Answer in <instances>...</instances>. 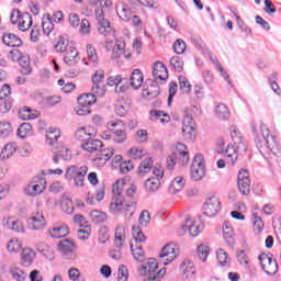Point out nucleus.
<instances>
[{
	"instance_id": "nucleus-10",
	"label": "nucleus",
	"mask_w": 281,
	"mask_h": 281,
	"mask_svg": "<svg viewBox=\"0 0 281 281\" xmlns=\"http://www.w3.org/2000/svg\"><path fill=\"white\" fill-rule=\"evenodd\" d=\"M177 256H179V248L175 244H167L160 251L158 258L161 265H170V262H175L177 260Z\"/></svg>"
},
{
	"instance_id": "nucleus-39",
	"label": "nucleus",
	"mask_w": 281,
	"mask_h": 281,
	"mask_svg": "<svg viewBox=\"0 0 281 281\" xmlns=\"http://www.w3.org/2000/svg\"><path fill=\"white\" fill-rule=\"evenodd\" d=\"M83 150H87L88 153H95L98 150L102 149V140L100 139H89L87 143L81 145Z\"/></svg>"
},
{
	"instance_id": "nucleus-62",
	"label": "nucleus",
	"mask_w": 281,
	"mask_h": 281,
	"mask_svg": "<svg viewBox=\"0 0 281 281\" xmlns=\"http://www.w3.org/2000/svg\"><path fill=\"white\" fill-rule=\"evenodd\" d=\"M170 65L175 69V71H183V59L179 56H175L170 59Z\"/></svg>"
},
{
	"instance_id": "nucleus-48",
	"label": "nucleus",
	"mask_w": 281,
	"mask_h": 281,
	"mask_svg": "<svg viewBox=\"0 0 281 281\" xmlns=\"http://www.w3.org/2000/svg\"><path fill=\"white\" fill-rule=\"evenodd\" d=\"M153 158H145L138 167V175H142L143 177L144 175H148V172L153 170Z\"/></svg>"
},
{
	"instance_id": "nucleus-26",
	"label": "nucleus",
	"mask_w": 281,
	"mask_h": 281,
	"mask_svg": "<svg viewBox=\"0 0 281 281\" xmlns=\"http://www.w3.org/2000/svg\"><path fill=\"white\" fill-rule=\"evenodd\" d=\"M35 249L42 254L46 260H54V248L47 245L45 241H38L35 245Z\"/></svg>"
},
{
	"instance_id": "nucleus-4",
	"label": "nucleus",
	"mask_w": 281,
	"mask_h": 281,
	"mask_svg": "<svg viewBox=\"0 0 281 281\" xmlns=\"http://www.w3.org/2000/svg\"><path fill=\"white\" fill-rule=\"evenodd\" d=\"M87 172H89V167H78L72 165L67 168L65 179L67 181H74L75 188H85V178L87 177Z\"/></svg>"
},
{
	"instance_id": "nucleus-64",
	"label": "nucleus",
	"mask_w": 281,
	"mask_h": 281,
	"mask_svg": "<svg viewBox=\"0 0 281 281\" xmlns=\"http://www.w3.org/2000/svg\"><path fill=\"white\" fill-rule=\"evenodd\" d=\"M117 280L119 281H128V268H126V266L119 267Z\"/></svg>"
},
{
	"instance_id": "nucleus-61",
	"label": "nucleus",
	"mask_w": 281,
	"mask_h": 281,
	"mask_svg": "<svg viewBox=\"0 0 281 281\" xmlns=\"http://www.w3.org/2000/svg\"><path fill=\"white\" fill-rule=\"evenodd\" d=\"M130 157L132 159H142L143 157H146V149H142L138 147H132L130 149Z\"/></svg>"
},
{
	"instance_id": "nucleus-50",
	"label": "nucleus",
	"mask_w": 281,
	"mask_h": 281,
	"mask_svg": "<svg viewBox=\"0 0 281 281\" xmlns=\"http://www.w3.org/2000/svg\"><path fill=\"white\" fill-rule=\"evenodd\" d=\"M215 115L218 120H229V109L225 104L215 106Z\"/></svg>"
},
{
	"instance_id": "nucleus-9",
	"label": "nucleus",
	"mask_w": 281,
	"mask_h": 281,
	"mask_svg": "<svg viewBox=\"0 0 281 281\" xmlns=\"http://www.w3.org/2000/svg\"><path fill=\"white\" fill-rule=\"evenodd\" d=\"M97 100L98 94L93 92L81 94L78 98V104L80 108L77 110V115H89V113H91V109H89V106H91V104H95Z\"/></svg>"
},
{
	"instance_id": "nucleus-33",
	"label": "nucleus",
	"mask_w": 281,
	"mask_h": 281,
	"mask_svg": "<svg viewBox=\"0 0 281 281\" xmlns=\"http://www.w3.org/2000/svg\"><path fill=\"white\" fill-rule=\"evenodd\" d=\"M76 139L79 142H88L90 137H93V130L91 127H80L75 133Z\"/></svg>"
},
{
	"instance_id": "nucleus-41",
	"label": "nucleus",
	"mask_w": 281,
	"mask_h": 281,
	"mask_svg": "<svg viewBox=\"0 0 281 281\" xmlns=\"http://www.w3.org/2000/svg\"><path fill=\"white\" fill-rule=\"evenodd\" d=\"M132 236H133L132 243L134 245H142L146 243V236H144L142 228L137 226L132 227Z\"/></svg>"
},
{
	"instance_id": "nucleus-16",
	"label": "nucleus",
	"mask_w": 281,
	"mask_h": 281,
	"mask_svg": "<svg viewBox=\"0 0 281 281\" xmlns=\"http://www.w3.org/2000/svg\"><path fill=\"white\" fill-rule=\"evenodd\" d=\"M58 251H60L63 258L66 260H74L76 258V252L74 250L76 249V245L74 241L69 239H61L58 243Z\"/></svg>"
},
{
	"instance_id": "nucleus-54",
	"label": "nucleus",
	"mask_w": 281,
	"mask_h": 281,
	"mask_svg": "<svg viewBox=\"0 0 281 281\" xmlns=\"http://www.w3.org/2000/svg\"><path fill=\"white\" fill-rule=\"evenodd\" d=\"M61 210L66 214H74V202L69 198H63L60 201Z\"/></svg>"
},
{
	"instance_id": "nucleus-49",
	"label": "nucleus",
	"mask_w": 281,
	"mask_h": 281,
	"mask_svg": "<svg viewBox=\"0 0 281 281\" xmlns=\"http://www.w3.org/2000/svg\"><path fill=\"white\" fill-rule=\"evenodd\" d=\"M216 259L220 267H227L229 265V255L223 248L217 249Z\"/></svg>"
},
{
	"instance_id": "nucleus-20",
	"label": "nucleus",
	"mask_w": 281,
	"mask_h": 281,
	"mask_svg": "<svg viewBox=\"0 0 281 281\" xmlns=\"http://www.w3.org/2000/svg\"><path fill=\"white\" fill-rule=\"evenodd\" d=\"M238 150H245V148H238V145H228L225 149V159L228 166H236L238 161Z\"/></svg>"
},
{
	"instance_id": "nucleus-32",
	"label": "nucleus",
	"mask_w": 281,
	"mask_h": 281,
	"mask_svg": "<svg viewBox=\"0 0 281 281\" xmlns=\"http://www.w3.org/2000/svg\"><path fill=\"white\" fill-rule=\"evenodd\" d=\"M223 236L228 247H234V228H232V224H229V222H225L223 224Z\"/></svg>"
},
{
	"instance_id": "nucleus-58",
	"label": "nucleus",
	"mask_w": 281,
	"mask_h": 281,
	"mask_svg": "<svg viewBox=\"0 0 281 281\" xmlns=\"http://www.w3.org/2000/svg\"><path fill=\"white\" fill-rule=\"evenodd\" d=\"M69 47H72L71 45H69V41L60 37L59 41L57 42V44L55 45V49L56 52H60V53H67L69 50Z\"/></svg>"
},
{
	"instance_id": "nucleus-63",
	"label": "nucleus",
	"mask_w": 281,
	"mask_h": 281,
	"mask_svg": "<svg viewBox=\"0 0 281 281\" xmlns=\"http://www.w3.org/2000/svg\"><path fill=\"white\" fill-rule=\"evenodd\" d=\"M7 249L10 251V254H18V251L21 249V243L19 239H11L7 244Z\"/></svg>"
},
{
	"instance_id": "nucleus-43",
	"label": "nucleus",
	"mask_w": 281,
	"mask_h": 281,
	"mask_svg": "<svg viewBox=\"0 0 281 281\" xmlns=\"http://www.w3.org/2000/svg\"><path fill=\"white\" fill-rule=\"evenodd\" d=\"M18 137L25 139L32 135V125L30 123H22L16 132Z\"/></svg>"
},
{
	"instance_id": "nucleus-18",
	"label": "nucleus",
	"mask_w": 281,
	"mask_h": 281,
	"mask_svg": "<svg viewBox=\"0 0 281 281\" xmlns=\"http://www.w3.org/2000/svg\"><path fill=\"white\" fill-rule=\"evenodd\" d=\"M27 227L33 232H38L45 227V216L41 212L33 213L27 218Z\"/></svg>"
},
{
	"instance_id": "nucleus-19",
	"label": "nucleus",
	"mask_w": 281,
	"mask_h": 281,
	"mask_svg": "<svg viewBox=\"0 0 281 281\" xmlns=\"http://www.w3.org/2000/svg\"><path fill=\"white\" fill-rule=\"evenodd\" d=\"M172 155H176L181 166H188L190 164V151H188L186 144L177 143Z\"/></svg>"
},
{
	"instance_id": "nucleus-55",
	"label": "nucleus",
	"mask_w": 281,
	"mask_h": 281,
	"mask_svg": "<svg viewBox=\"0 0 281 281\" xmlns=\"http://www.w3.org/2000/svg\"><path fill=\"white\" fill-rule=\"evenodd\" d=\"M58 137H60V131L56 128H49V131L46 133V140L50 146L55 142H58Z\"/></svg>"
},
{
	"instance_id": "nucleus-1",
	"label": "nucleus",
	"mask_w": 281,
	"mask_h": 281,
	"mask_svg": "<svg viewBox=\"0 0 281 281\" xmlns=\"http://www.w3.org/2000/svg\"><path fill=\"white\" fill-rule=\"evenodd\" d=\"M252 131L256 135L255 143L257 148L260 150L261 155H265L262 148H267L274 157L278 156L280 150V138L276 135H271L267 124L261 123L259 126V133L256 132V127H252Z\"/></svg>"
},
{
	"instance_id": "nucleus-53",
	"label": "nucleus",
	"mask_w": 281,
	"mask_h": 281,
	"mask_svg": "<svg viewBox=\"0 0 281 281\" xmlns=\"http://www.w3.org/2000/svg\"><path fill=\"white\" fill-rule=\"evenodd\" d=\"M90 218L93 223H104V221H106V213L99 210H93L90 213Z\"/></svg>"
},
{
	"instance_id": "nucleus-34",
	"label": "nucleus",
	"mask_w": 281,
	"mask_h": 281,
	"mask_svg": "<svg viewBox=\"0 0 281 281\" xmlns=\"http://www.w3.org/2000/svg\"><path fill=\"white\" fill-rule=\"evenodd\" d=\"M48 234L52 238H65V236L69 235V228L65 225L55 226L48 229Z\"/></svg>"
},
{
	"instance_id": "nucleus-29",
	"label": "nucleus",
	"mask_w": 281,
	"mask_h": 281,
	"mask_svg": "<svg viewBox=\"0 0 281 281\" xmlns=\"http://www.w3.org/2000/svg\"><path fill=\"white\" fill-rule=\"evenodd\" d=\"M183 188H186V179H183V177L178 176L171 181V183L168 188L169 194H177V193L181 192V190H183Z\"/></svg>"
},
{
	"instance_id": "nucleus-40",
	"label": "nucleus",
	"mask_w": 281,
	"mask_h": 281,
	"mask_svg": "<svg viewBox=\"0 0 281 281\" xmlns=\"http://www.w3.org/2000/svg\"><path fill=\"white\" fill-rule=\"evenodd\" d=\"M9 273L14 281H25L27 279V273L16 266H11Z\"/></svg>"
},
{
	"instance_id": "nucleus-31",
	"label": "nucleus",
	"mask_w": 281,
	"mask_h": 281,
	"mask_svg": "<svg viewBox=\"0 0 281 281\" xmlns=\"http://www.w3.org/2000/svg\"><path fill=\"white\" fill-rule=\"evenodd\" d=\"M21 256L22 267H30L36 258V252L32 248H24Z\"/></svg>"
},
{
	"instance_id": "nucleus-59",
	"label": "nucleus",
	"mask_w": 281,
	"mask_h": 281,
	"mask_svg": "<svg viewBox=\"0 0 281 281\" xmlns=\"http://www.w3.org/2000/svg\"><path fill=\"white\" fill-rule=\"evenodd\" d=\"M210 256V247L206 245H200L198 246V258L202 260V262H205L207 260V257Z\"/></svg>"
},
{
	"instance_id": "nucleus-45",
	"label": "nucleus",
	"mask_w": 281,
	"mask_h": 281,
	"mask_svg": "<svg viewBox=\"0 0 281 281\" xmlns=\"http://www.w3.org/2000/svg\"><path fill=\"white\" fill-rule=\"evenodd\" d=\"M159 186H161V180L155 177L147 179L145 182V189L147 192H157L159 190Z\"/></svg>"
},
{
	"instance_id": "nucleus-60",
	"label": "nucleus",
	"mask_w": 281,
	"mask_h": 281,
	"mask_svg": "<svg viewBox=\"0 0 281 281\" xmlns=\"http://www.w3.org/2000/svg\"><path fill=\"white\" fill-rule=\"evenodd\" d=\"M179 85L182 93H190L192 91V85H190V81L184 76L179 77Z\"/></svg>"
},
{
	"instance_id": "nucleus-12",
	"label": "nucleus",
	"mask_w": 281,
	"mask_h": 281,
	"mask_svg": "<svg viewBox=\"0 0 281 281\" xmlns=\"http://www.w3.org/2000/svg\"><path fill=\"white\" fill-rule=\"evenodd\" d=\"M182 134L187 142H194L196 139V128L194 127V120L190 114H187L183 117Z\"/></svg>"
},
{
	"instance_id": "nucleus-27",
	"label": "nucleus",
	"mask_w": 281,
	"mask_h": 281,
	"mask_svg": "<svg viewBox=\"0 0 281 281\" xmlns=\"http://www.w3.org/2000/svg\"><path fill=\"white\" fill-rule=\"evenodd\" d=\"M144 83V74H142L140 69H134L132 71L131 78H130V85L134 89L142 88V85Z\"/></svg>"
},
{
	"instance_id": "nucleus-36",
	"label": "nucleus",
	"mask_w": 281,
	"mask_h": 281,
	"mask_svg": "<svg viewBox=\"0 0 281 281\" xmlns=\"http://www.w3.org/2000/svg\"><path fill=\"white\" fill-rule=\"evenodd\" d=\"M116 14L121 21H125V23H131V19L135 15L133 11L125 5L116 7Z\"/></svg>"
},
{
	"instance_id": "nucleus-14",
	"label": "nucleus",
	"mask_w": 281,
	"mask_h": 281,
	"mask_svg": "<svg viewBox=\"0 0 281 281\" xmlns=\"http://www.w3.org/2000/svg\"><path fill=\"white\" fill-rule=\"evenodd\" d=\"M237 186L241 194L247 195L251 192V179L249 178V171L241 169L237 176Z\"/></svg>"
},
{
	"instance_id": "nucleus-25",
	"label": "nucleus",
	"mask_w": 281,
	"mask_h": 281,
	"mask_svg": "<svg viewBox=\"0 0 281 281\" xmlns=\"http://www.w3.org/2000/svg\"><path fill=\"white\" fill-rule=\"evenodd\" d=\"M113 154L114 149H106L101 151V154H99L98 157L93 159V165L97 166V168L106 166V162L109 159H111V157H113Z\"/></svg>"
},
{
	"instance_id": "nucleus-47",
	"label": "nucleus",
	"mask_w": 281,
	"mask_h": 281,
	"mask_svg": "<svg viewBox=\"0 0 281 281\" xmlns=\"http://www.w3.org/2000/svg\"><path fill=\"white\" fill-rule=\"evenodd\" d=\"M37 114L36 111L24 106L19 111V119L20 120H36Z\"/></svg>"
},
{
	"instance_id": "nucleus-52",
	"label": "nucleus",
	"mask_w": 281,
	"mask_h": 281,
	"mask_svg": "<svg viewBox=\"0 0 281 281\" xmlns=\"http://www.w3.org/2000/svg\"><path fill=\"white\" fill-rule=\"evenodd\" d=\"M10 133H12V125L8 121H1L0 122V137L2 139H5V137L10 136Z\"/></svg>"
},
{
	"instance_id": "nucleus-8",
	"label": "nucleus",
	"mask_w": 281,
	"mask_h": 281,
	"mask_svg": "<svg viewBox=\"0 0 281 281\" xmlns=\"http://www.w3.org/2000/svg\"><path fill=\"white\" fill-rule=\"evenodd\" d=\"M112 133V139L115 144H124L126 142V125L121 120L111 121L106 124Z\"/></svg>"
},
{
	"instance_id": "nucleus-37",
	"label": "nucleus",
	"mask_w": 281,
	"mask_h": 281,
	"mask_svg": "<svg viewBox=\"0 0 281 281\" xmlns=\"http://www.w3.org/2000/svg\"><path fill=\"white\" fill-rule=\"evenodd\" d=\"M130 247L133 258L136 259L137 262H144V258H146V255L144 252L143 246L135 245L133 241H131Z\"/></svg>"
},
{
	"instance_id": "nucleus-11",
	"label": "nucleus",
	"mask_w": 281,
	"mask_h": 281,
	"mask_svg": "<svg viewBox=\"0 0 281 281\" xmlns=\"http://www.w3.org/2000/svg\"><path fill=\"white\" fill-rule=\"evenodd\" d=\"M106 85L104 83V70H97L92 76V93H95L98 98H103L104 93H106Z\"/></svg>"
},
{
	"instance_id": "nucleus-38",
	"label": "nucleus",
	"mask_w": 281,
	"mask_h": 281,
	"mask_svg": "<svg viewBox=\"0 0 281 281\" xmlns=\"http://www.w3.org/2000/svg\"><path fill=\"white\" fill-rule=\"evenodd\" d=\"M2 43L8 47H21L23 42L16 35L9 33L3 35Z\"/></svg>"
},
{
	"instance_id": "nucleus-30",
	"label": "nucleus",
	"mask_w": 281,
	"mask_h": 281,
	"mask_svg": "<svg viewBox=\"0 0 281 281\" xmlns=\"http://www.w3.org/2000/svg\"><path fill=\"white\" fill-rule=\"evenodd\" d=\"M64 63L69 67H74V65L78 63V49H76V47H68V50L64 56Z\"/></svg>"
},
{
	"instance_id": "nucleus-2",
	"label": "nucleus",
	"mask_w": 281,
	"mask_h": 281,
	"mask_svg": "<svg viewBox=\"0 0 281 281\" xmlns=\"http://www.w3.org/2000/svg\"><path fill=\"white\" fill-rule=\"evenodd\" d=\"M157 269H159L157 259H148L145 266L138 267L137 272L144 276L143 281H159L166 276V268H161L159 271Z\"/></svg>"
},
{
	"instance_id": "nucleus-13",
	"label": "nucleus",
	"mask_w": 281,
	"mask_h": 281,
	"mask_svg": "<svg viewBox=\"0 0 281 281\" xmlns=\"http://www.w3.org/2000/svg\"><path fill=\"white\" fill-rule=\"evenodd\" d=\"M221 212V199L218 196L209 198L203 204V214L214 217Z\"/></svg>"
},
{
	"instance_id": "nucleus-23",
	"label": "nucleus",
	"mask_w": 281,
	"mask_h": 281,
	"mask_svg": "<svg viewBox=\"0 0 281 281\" xmlns=\"http://www.w3.org/2000/svg\"><path fill=\"white\" fill-rule=\"evenodd\" d=\"M97 30L102 36H115V30H113L109 20L97 22Z\"/></svg>"
},
{
	"instance_id": "nucleus-44",
	"label": "nucleus",
	"mask_w": 281,
	"mask_h": 281,
	"mask_svg": "<svg viewBox=\"0 0 281 281\" xmlns=\"http://www.w3.org/2000/svg\"><path fill=\"white\" fill-rule=\"evenodd\" d=\"M18 60L20 63V66L22 67L21 74H23L24 76H27V74H32V67H30V56L22 55L21 57H19Z\"/></svg>"
},
{
	"instance_id": "nucleus-17",
	"label": "nucleus",
	"mask_w": 281,
	"mask_h": 281,
	"mask_svg": "<svg viewBox=\"0 0 281 281\" xmlns=\"http://www.w3.org/2000/svg\"><path fill=\"white\" fill-rule=\"evenodd\" d=\"M180 277L182 280H194L196 278V268L190 260H184L180 266Z\"/></svg>"
},
{
	"instance_id": "nucleus-21",
	"label": "nucleus",
	"mask_w": 281,
	"mask_h": 281,
	"mask_svg": "<svg viewBox=\"0 0 281 281\" xmlns=\"http://www.w3.org/2000/svg\"><path fill=\"white\" fill-rule=\"evenodd\" d=\"M153 76L156 80H168V68L161 61H156L153 66Z\"/></svg>"
},
{
	"instance_id": "nucleus-56",
	"label": "nucleus",
	"mask_w": 281,
	"mask_h": 281,
	"mask_svg": "<svg viewBox=\"0 0 281 281\" xmlns=\"http://www.w3.org/2000/svg\"><path fill=\"white\" fill-rule=\"evenodd\" d=\"M44 188L41 184H29L25 188L26 194L30 196H36L43 192Z\"/></svg>"
},
{
	"instance_id": "nucleus-42",
	"label": "nucleus",
	"mask_w": 281,
	"mask_h": 281,
	"mask_svg": "<svg viewBox=\"0 0 281 281\" xmlns=\"http://www.w3.org/2000/svg\"><path fill=\"white\" fill-rule=\"evenodd\" d=\"M16 143L7 144L0 153V159H8L12 157V155L16 153Z\"/></svg>"
},
{
	"instance_id": "nucleus-51",
	"label": "nucleus",
	"mask_w": 281,
	"mask_h": 281,
	"mask_svg": "<svg viewBox=\"0 0 281 281\" xmlns=\"http://www.w3.org/2000/svg\"><path fill=\"white\" fill-rule=\"evenodd\" d=\"M42 30L47 36H49L54 31V22H52V18H49V15L42 19Z\"/></svg>"
},
{
	"instance_id": "nucleus-35",
	"label": "nucleus",
	"mask_w": 281,
	"mask_h": 281,
	"mask_svg": "<svg viewBox=\"0 0 281 281\" xmlns=\"http://www.w3.org/2000/svg\"><path fill=\"white\" fill-rule=\"evenodd\" d=\"M231 137L237 148H244V151L247 150V148H245V143H243V134H240V131H238L236 126L231 127Z\"/></svg>"
},
{
	"instance_id": "nucleus-5",
	"label": "nucleus",
	"mask_w": 281,
	"mask_h": 281,
	"mask_svg": "<svg viewBox=\"0 0 281 281\" xmlns=\"http://www.w3.org/2000/svg\"><path fill=\"white\" fill-rule=\"evenodd\" d=\"M203 227L201 221L187 217L184 224L178 228V236H186L189 232V236L195 238V236H199L203 232Z\"/></svg>"
},
{
	"instance_id": "nucleus-3",
	"label": "nucleus",
	"mask_w": 281,
	"mask_h": 281,
	"mask_svg": "<svg viewBox=\"0 0 281 281\" xmlns=\"http://www.w3.org/2000/svg\"><path fill=\"white\" fill-rule=\"evenodd\" d=\"M135 210H137V202L124 203V198H112L110 203L112 214H125L128 218H133Z\"/></svg>"
},
{
	"instance_id": "nucleus-24",
	"label": "nucleus",
	"mask_w": 281,
	"mask_h": 281,
	"mask_svg": "<svg viewBox=\"0 0 281 281\" xmlns=\"http://www.w3.org/2000/svg\"><path fill=\"white\" fill-rule=\"evenodd\" d=\"M150 122H160V124H168L170 122V114L161 110H151L149 112Z\"/></svg>"
},
{
	"instance_id": "nucleus-22",
	"label": "nucleus",
	"mask_w": 281,
	"mask_h": 281,
	"mask_svg": "<svg viewBox=\"0 0 281 281\" xmlns=\"http://www.w3.org/2000/svg\"><path fill=\"white\" fill-rule=\"evenodd\" d=\"M3 225L7 229H11L12 232H16L18 234H23L25 232V226H23V222L19 220H14L13 217H8L3 220Z\"/></svg>"
},
{
	"instance_id": "nucleus-7",
	"label": "nucleus",
	"mask_w": 281,
	"mask_h": 281,
	"mask_svg": "<svg viewBox=\"0 0 281 281\" xmlns=\"http://www.w3.org/2000/svg\"><path fill=\"white\" fill-rule=\"evenodd\" d=\"M190 177L192 181H201L205 177V158H203V155L196 154L193 157L190 167Z\"/></svg>"
},
{
	"instance_id": "nucleus-15",
	"label": "nucleus",
	"mask_w": 281,
	"mask_h": 281,
	"mask_svg": "<svg viewBox=\"0 0 281 281\" xmlns=\"http://www.w3.org/2000/svg\"><path fill=\"white\" fill-rule=\"evenodd\" d=\"M259 262L262 271H265L267 276H276V273H278V262L269 255H260Z\"/></svg>"
},
{
	"instance_id": "nucleus-28",
	"label": "nucleus",
	"mask_w": 281,
	"mask_h": 281,
	"mask_svg": "<svg viewBox=\"0 0 281 281\" xmlns=\"http://www.w3.org/2000/svg\"><path fill=\"white\" fill-rule=\"evenodd\" d=\"M124 243H126V229L124 226H117L114 232V245L120 249L124 247Z\"/></svg>"
},
{
	"instance_id": "nucleus-46",
	"label": "nucleus",
	"mask_w": 281,
	"mask_h": 281,
	"mask_svg": "<svg viewBox=\"0 0 281 281\" xmlns=\"http://www.w3.org/2000/svg\"><path fill=\"white\" fill-rule=\"evenodd\" d=\"M124 186L126 183L124 180H117L113 187H112V194L114 199H124V195H122V192L124 191Z\"/></svg>"
},
{
	"instance_id": "nucleus-6",
	"label": "nucleus",
	"mask_w": 281,
	"mask_h": 281,
	"mask_svg": "<svg viewBox=\"0 0 281 281\" xmlns=\"http://www.w3.org/2000/svg\"><path fill=\"white\" fill-rule=\"evenodd\" d=\"M11 23L12 25H18L21 32H27V30L32 27V15L27 12L22 13L14 9L11 12Z\"/></svg>"
},
{
	"instance_id": "nucleus-57",
	"label": "nucleus",
	"mask_w": 281,
	"mask_h": 281,
	"mask_svg": "<svg viewBox=\"0 0 281 281\" xmlns=\"http://www.w3.org/2000/svg\"><path fill=\"white\" fill-rule=\"evenodd\" d=\"M79 25L80 34L83 36H89V34H91V22H89V20L82 19Z\"/></svg>"
}]
</instances>
